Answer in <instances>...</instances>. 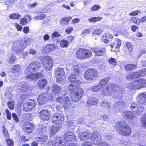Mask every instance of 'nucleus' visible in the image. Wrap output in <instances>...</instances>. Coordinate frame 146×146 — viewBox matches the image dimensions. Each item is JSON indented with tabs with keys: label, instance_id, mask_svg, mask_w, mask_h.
Wrapping results in <instances>:
<instances>
[{
	"label": "nucleus",
	"instance_id": "obj_1",
	"mask_svg": "<svg viewBox=\"0 0 146 146\" xmlns=\"http://www.w3.org/2000/svg\"><path fill=\"white\" fill-rule=\"evenodd\" d=\"M110 79V77H106L101 81L98 84L102 88V93L104 96H109L113 94L116 97L121 98L123 93V88L114 84L105 86Z\"/></svg>",
	"mask_w": 146,
	"mask_h": 146
},
{
	"label": "nucleus",
	"instance_id": "obj_2",
	"mask_svg": "<svg viewBox=\"0 0 146 146\" xmlns=\"http://www.w3.org/2000/svg\"><path fill=\"white\" fill-rule=\"evenodd\" d=\"M75 75L71 74L69 76L68 80L72 83L68 86L69 91L72 92L70 93L72 100L74 102H77L83 96L84 90L81 88H78V86L81 84L80 81L76 80Z\"/></svg>",
	"mask_w": 146,
	"mask_h": 146
},
{
	"label": "nucleus",
	"instance_id": "obj_3",
	"mask_svg": "<svg viewBox=\"0 0 146 146\" xmlns=\"http://www.w3.org/2000/svg\"><path fill=\"white\" fill-rule=\"evenodd\" d=\"M137 103H132L131 106V109L135 114L140 115L144 110L143 104L146 103V95L143 93L140 94L136 97Z\"/></svg>",
	"mask_w": 146,
	"mask_h": 146
},
{
	"label": "nucleus",
	"instance_id": "obj_4",
	"mask_svg": "<svg viewBox=\"0 0 146 146\" xmlns=\"http://www.w3.org/2000/svg\"><path fill=\"white\" fill-rule=\"evenodd\" d=\"M116 129L122 135L128 136L131 133V130L129 126L124 122H117L115 126Z\"/></svg>",
	"mask_w": 146,
	"mask_h": 146
},
{
	"label": "nucleus",
	"instance_id": "obj_5",
	"mask_svg": "<svg viewBox=\"0 0 146 146\" xmlns=\"http://www.w3.org/2000/svg\"><path fill=\"white\" fill-rule=\"evenodd\" d=\"M31 42V38H25L23 43L19 41L15 42L13 44L12 51L14 53H18L21 52L26 46L29 45Z\"/></svg>",
	"mask_w": 146,
	"mask_h": 146
},
{
	"label": "nucleus",
	"instance_id": "obj_6",
	"mask_svg": "<svg viewBox=\"0 0 146 146\" xmlns=\"http://www.w3.org/2000/svg\"><path fill=\"white\" fill-rule=\"evenodd\" d=\"M56 102L60 104L62 106L59 107L58 106L56 107L57 110H60L62 107H63L66 110H68L71 106V102L69 100V98L68 96L65 97L64 98L62 96L57 97L56 99Z\"/></svg>",
	"mask_w": 146,
	"mask_h": 146
},
{
	"label": "nucleus",
	"instance_id": "obj_7",
	"mask_svg": "<svg viewBox=\"0 0 146 146\" xmlns=\"http://www.w3.org/2000/svg\"><path fill=\"white\" fill-rule=\"evenodd\" d=\"M146 86V80L143 79H135L132 83L127 86L129 89L135 90Z\"/></svg>",
	"mask_w": 146,
	"mask_h": 146
},
{
	"label": "nucleus",
	"instance_id": "obj_8",
	"mask_svg": "<svg viewBox=\"0 0 146 146\" xmlns=\"http://www.w3.org/2000/svg\"><path fill=\"white\" fill-rule=\"evenodd\" d=\"M40 68L39 62L37 61L32 62L26 68L25 73L26 74L31 73L38 71Z\"/></svg>",
	"mask_w": 146,
	"mask_h": 146
},
{
	"label": "nucleus",
	"instance_id": "obj_9",
	"mask_svg": "<svg viewBox=\"0 0 146 146\" xmlns=\"http://www.w3.org/2000/svg\"><path fill=\"white\" fill-rule=\"evenodd\" d=\"M98 74L96 70L93 68L89 69L86 72L84 77L86 80L90 82L96 79L98 76Z\"/></svg>",
	"mask_w": 146,
	"mask_h": 146
},
{
	"label": "nucleus",
	"instance_id": "obj_10",
	"mask_svg": "<svg viewBox=\"0 0 146 146\" xmlns=\"http://www.w3.org/2000/svg\"><path fill=\"white\" fill-rule=\"evenodd\" d=\"M14 89L19 92H25L29 89V85L27 83L23 82L17 83L14 87Z\"/></svg>",
	"mask_w": 146,
	"mask_h": 146
},
{
	"label": "nucleus",
	"instance_id": "obj_11",
	"mask_svg": "<svg viewBox=\"0 0 146 146\" xmlns=\"http://www.w3.org/2000/svg\"><path fill=\"white\" fill-rule=\"evenodd\" d=\"M65 73L63 68H59L56 71V81L58 84H62L65 78Z\"/></svg>",
	"mask_w": 146,
	"mask_h": 146
},
{
	"label": "nucleus",
	"instance_id": "obj_12",
	"mask_svg": "<svg viewBox=\"0 0 146 146\" xmlns=\"http://www.w3.org/2000/svg\"><path fill=\"white\" fill-rule=\"evenodd\" d=\"M41 61L44 67L46 70H49L52 68V61L50 56H46L42 57Z\"/></svg>",
	"mask_w": 146,
	"mask_h": 146
},
{
	"label": "nucleus",
	"instance_id": "obj_13",
	"mask_svg": "<svg viewBox=\"0 0 146 146\" xmlns=\"http://www.w3.org/2000/svg\"><path fill=\"white\" fill-rule=\"evenodd\" d=\"M36 104L33 100H27L23 105L24 110L28 111L32 110L36 106Z\"/></svg>",
	"mask_w": 146,
	"mask_h": 146
},
{
	"label": "nucleus",
	"instance_id": "obj_14",
	"mask_svg": "<svg viewBox=\"0 0 146 146\" xmlns=\"http://www.w3.org/2000/svg\"><path fill=\"white\" fill-rule=\"evenodd\" d=\"M50 95V96H48L47 93L41 94L37 99L38 103L39 104H43L48 100L52 99V97L51 94Z\"/></svg>",
	"mask_w": 146,
	"mask_h": 146
},
{
	"label": "nucleus",
	"instance_id": "obj_15",
	"mask_svg": "<svg viewBox=\"0 0 146 146\" xmlns=\"http://www.w3.org/2000/svg\"><path fill=\"white\" fill-rule=\"evenodd\" d=\"M64 115L62 113H56L52 118V121L54 124L60 123L61 122L64 121Z\"/></svg>",
	"mask_w": 146,
	"mask_h": 146
},
{
	"label": "nucleus",
	"instance_id": "obj_16",
	"mask_svg": "<svg viewBox=\"0 0 146 146\" xmlns=\"http://www.w3.org/2000/svg\"><path fill=\"white\" fill-rule=\"evenodd\" d=\"M90 138L94 144L100 145L101 141V136L98 132H94Z\"/></svg>",
	"mask_w": 146,
	"mask_h": 146
},
{
	"label": "nucleus",
	"instance_id": "obj_17",
	"mask_svg": "<svg viewBox=\"0 0 146 146\" xmlns=\"http://www.w3.org/2000/svg\"><path fill=\"white\" fill-rule=\"evenodd\" d=\"M26 79L27 80H36L43 76L42 74L39 73H28V74H26Z\"/></svg>",
	"mask_w": 146,
	"mask_h": 146
},
{
	"label": "nucleus",
	"instance_id": "obj_18",
	"mask_svg": "<svg viewBox=\"0 0 146 146\" xmlns=\"http://www.w3.org/2000/svg\"><path fill=\"white\" fill-rule=\"evenodd\" d=\"M125 105V102L123 101H119L118 102H116L113 104L112 108L114 111L117 112L120 111V109L123 107Z\"/></svg>",
	"mask_w": 146,
	"mask_h": 146
},
{
	"label": "nucleus",
	"instance_id": "obj_19",
	"mask_svg": "<svg viewBox=\"0 0 146 146\" xmlns=\"http://www.w3.org/2000/svg\"><path fill=\"white\" fill-rule=\"evenodd\" d=\"M39 115L41 119L44 121L49 120L50 117V112L48 110L43 109L39 112Z\"/></svg>",
	"mask_w": 146,
	"mask_h": 146
},
{
	"label": "nucleus",
	"instance_id": "obj_20",
	"mask_svg": "<svg viewBox=\"0 0 146 146\" xmlns=\"http://www.w3.org/2000/svg\"><path fill=\"white\" fill-rule=\"evenodd\" d=\"M121 40L119 38H117L114 42L111 44L110 46L112 48H114V51L119 50V48L121 44Z\"/></svg>",
	"mask_w": 146,
	"mask_h": 146
},
{
	"label": "nucleus",
	"instance_id": "obj_21",
	"mask_svg": "<svg viewBox=\"0 0 146 146\" xmlns=\"http://www.w3.org/2000/svg\"><path fill=\"white\" fill-rule=\"evenodd\" d=\"M78 135L79 139L82 141L89 139L91 137V134L88 132H82L79 133Z\"/></svg>",
	"mask_w": 146,
	"mask_h": 146
},
{
	"label": "nucleus",
	"instance_id": "obj_22",
	"mask_svg": "<svg viewBox=\"0 0 146 146\" xmlns=\"http://www.w3.org/2000/svg\"><path fill=\"white\" fill-rule=\"evenodd\" d=\"M64 137L67 141H73L75 139V136L73 132H68L64 134Z\"/></svg>",
	"mask_w": 146,
	"mask_h": 146
},
{
	"label": "nucleus",
	"instance_id": "obj_23",
	"mask_svg": "<svg viewBox=\"0 0 146 146\" xmlns=\"http://www.w3.org/2000/svg\"><path fill=\"white\" fill-rule=\"evenodd\" d=\"M113 38L112 35L109 33L106 32L104 34L102 37V41L104 43H108L109 41L111 39Z\"/></svg>",
	"mask_w": 146,
	"mask_h": 146
},
{
	"label": "nucleus",
	"instance_id": "obj_24",
	"mask_svg": "<svg viewBox=\"0 0 146 146\" xmlns=\"http://www.w3.org/2000/svg\"><path fill=\"white\" fill-rule=\"evenodd\" d=\"M51 90L54 94H60L62 90L61 87L57 84H53L51 87Z\"/></svg>",
	"mask_w": 146,
	"mask_h": 146
},
{
	"label": "nucleus",
	"instance_id": "obj_25",
	"mask_svg": "<svg viewBox=\"0 0 146 146\" xmlns=\"http://www.w3.org/2000/svg\"><path fill=\"white\" fill-rule=\"evenodd\" d=\"M48 139V136L45 135H42L40 137L36 138V141L39 142L40 144H44L45 143Z\"/></svg>",
	"mask_w": 146,
	"mask_h": 146
},
{
	"label": "nucleus",
	"instance_id": "obj_26",
	"mask_svg": "<svg viewBox=\"0 0 146 146\" xmlns=\"http://www.w3.org/2000/svg\"><path fill=\"white\" fill-rule=\"evenodd\" d=\"M98 100L95 98H90L87 101V104L88 107H90L92 105H95L97 104Z\"/></svg>",
	"mask_w": 146,
	"mask_h": 146
},
{
	"label": "nucleus",
	"instance_id": "obj_27",
	"mask_svg": "<svg viewBox=\"0 0 146 146\" xmlns=\"http://www.w3.org/2000/svg\"><path fill=\"white\" fill-rule=\"evenodd\" d=\"M122 115L126 119H133L134 117V114L130 111H125L123 112Z\"/></svg>",
	"mask_w": 146,
	"mask_h": 146
},
{
	"label": "nucleus",
	"instance_id": "obj_28",
	"mask_svg": "<svg viewBox=\"0 0 146 146\" xmlns=\"http://www.w3.org/2000/svg\"><path fill=\"white\" fill-rule=\"evenodd\" d=\"M93 52L97 56L103 55L105 54L106 51L105 49L104 48L102 49H93Z\"/></svg>",
	"mask_w": 146,
	"mask_h": 146
},
{
	"label": "nucleus",
	"instance_id": "obj_29",
	"mask_svg": "<svg viewBox=\"0 0 146 146\" xmlns=\"http://www.w3.org/2000/svg\"><path fill=\"white\" fill-rule=\"evenodd\" d=\"M47 83L46 79H42L40 80L37 83V86L40 88H44Z\"/></svg>",
	"mask_w": 146,
	"mask_h": 146
},
{
	"label": "nucleus",
	"instance_id": "obj_30",
	"mask_svg": "<svg viewBox=\"0 0 146 146\" xmlns=\"http://www.w3.org/2000/svg\"><path fill=\"white\" fill-rule=\"evenodd\" d=\"M83 59H87L90 57L92 56V52L90 50L88 49H83Z\"/></svg>",
	"mask_w": 146,
	"mask_h": 146
},
{
	"label": "nucleus",
	"instance_id": "obj_31",
	"mask_svg": "<svg viewBox=\"0 0 146 146\" xmlns=\"http://www.w3.org/2000/svg\"><path fill=\"white\" fill-rule=\"evenodd\" d=\"M72 17H66L63 18L60 21V23L64 25H68L69 21L71 20Z\"/></svg>",
	"mask_w": 146,
	"mask_h": 146
},
{
	"label": "nucleus",
	"instance_id": "obj_32",
	"mask_svg": "<svg viewBox=\"0 0 146 146\" xmlns=\"http://www.w3.org/2000/svg\"><path fill=\"white\" fill-rule=\"evenodd\" d=\"M138 77L137 72H132L127 74L126 76L127 79L129 80H131L136 78Z\"/></svg>",
	"mask_w": 146,
	"mask_h": 146
},
{
	"label": "nucleus",
	"instance_id": "obj_33",
	"mask_svg": "<svg viewBox=\"0 0 146 146\" xmlns=\"http://www.w3.org/2000/svg\"><path fill=\"white\" fill-rule=\"evenodd\" d=\"M83 49L80 48L78 49L76 52V56L78 59H83Z\"/></svg>",
	"mask_w": 146,
	"mask_h": 146
},
{
	"label": "nucleus",
	"instance_id": "obj_34",
	"mask_svg": "<svg viewBox=\"0 0 146 146\" xmlns=\"http://www.w3.org/2000/svg\"><path fill=\"white\" fill-rule=\"evenodd\" d=\"M55 146H65V143L63 142L60 137H57L54 143Z\"/></svg>",
	"mask_w": 146,
	"mask_h": 146
},
{
	"label": "nucleus",
	"instance_id": "obj_35",
	"mask_svg": "<svg viewBox=\"0 0 146 146\" xmlns=\"http://www.w3.org/2000/svg\"><path fill=\"white\" fill-rule=\"evenodd\" d=\"M21 66L19 64L14 65L12 68L11 72L13 73L18 72L21 70Z\"/></svg>",
	"mask_w": 146,
	"mask_h": 146
},
{
	"label": "nucleus",
	"instance_id": "obj_36",
	"mask_svg": "<svg viewBox=\"0 0 146 146\" xmlns=\"http://www.w3.org/2000/svg\"><path fill=\"white\" fill-rule=\"evenodd\" d=\"M59 129V127L57 126H52L51 127L50 129V134L52 135H54Z\"/></svg>",
	"mask_w": 146,
	"mask_h": 146
},
{
	"label": "nucleus",
	"instance_id": "obj_37",
	"mask_svg": "<svg viewBox=\"0 0 146 146\" xmlns=\"http://www.w3.org/2000/svg\"><path fill=\"white\" fill-rule=\"evenodd\" d=\"M54 49V46L52 44L47 45L45 48L44 50L46 53H48L50 51L53 50Z\"/></svg>",
	"mask_w": 146,
	"mask_h": 146
},
{
	"label": "nucleus",
	"instance_id": "obj_38",
	"mask_svg": "<svg viewBox=\"0 0 146 146\" xmlns=\"http://www.w3.org/2000/svg\"><path fill=\"white\" fill-rule=\"evenodd\" d=\"M136 68V66L134 64H127L125 66V69L126 71L133 70Z\"/></svg>",
	"mask_w": 146,
	"mask_h": 146
},
{
	"label": "nucleus",
	"instance_id": "obj_39",
	"mask_svg": "<svg viewBox=\"0 0 146 146\" xmlns=\"http://www.w3.org/2000/svg\"><path fill=\"white\" fill-rule=\"evenodd\" d=\"M138 77L146 76V68L137 71Z\"/></svg>",
	"mask_w": 146,
	"mask_h": 146
},
{
	"label": "nucleus",
	"instance_id": "obj_40",
	"mask_svg": "<svg viewBox=\"0 0 146 146\" xmlns=\"http://www.w3.org/2000/svg\"><path fill=\"white\" fill-rule=\"evenodd\" d=\"M20 17V15L17 13L11 14L9 15V18L12 19H18Z\"/></svg>",
	"mask_w": 146,
	"mask_h": 146
},
{
	"label": "nucleus",
	"instance_id": "obj_41",
	"mask_svg": "<svg viewBox=\"0 0 146 146\" xmlns=\"http://www.w3.org/2000/svg\"><path fill=\"white\" fill-rule=\"evenodd\" d=\"M102 17L100 16L97 17H94L88 19V21L90 22H95L101 20Z\"/></svg>",
	"mask_w": 146,
	"mask_h": 146
},
{
	"label": "nucleus",
	"instance_id": "obj_42",
	"mask_svg": "<svg viewBox=\"0 0 146 146\" xmlns=\"http://www.w3.org/2000/svg\"><path fill=\"white\" fill-rule=\"evenodd\" d=\"M100 105L103 107L106 108L108 110V108H111V105L110 103H108L106 102L102 101L100 103Z\"/></svg>",
	"mask_w": 146,
	"mask_h": 146
},
{
	"label": "nucleus",
	"instance_id": "obj_43",
	"mask_svg": "<svg viewBox=\"0 0 146 146\" xmlns=\"http://www.w3.org/2000/svg\"><path fill=\"white\" fill-rule=\"evenodd\" d=\"M69 44V42L65 40H62L60 43V45L62 47H67Z\"/></svg>",
	"mask_w": 146,
	"mask_h": 146
},
{
	"label": "nucleus",
	"instance_id": "obj_44",
	"mask_svg": "<svg viewBox=\"0 0 146 146\" xmlns=\"http://www.w3.org/2000/svg\"><path fill=\"white\" fill-rule=\"evenodd\" d=\"M45 18V15L43 13H40L37 15V16L34 18L35 20H42Z\"/></svg>",
	"mask_w": 146,
	"mask_h": 146
},
{
	"label": "nucleus",
	"instance_id": "obj_45",
	"mask_svg": "<svg viewBox=\"0 0 146 146\" xmlns=\"http://www.w3.org/2000/svg\"><path fill=\"white\" fill-rule=\"evenodd\" d=\"M34 128V127L31 126V127H23V130L25 131H26L29 133H31L32 131V130Z\"/></svg>",
	"mask_w": 146,
	"mask_h": 146
},
{
	"label": "nucleus",
	"instance_id": "obj_46",
	"mask_svg": "<svg viewBox=\"0 0 146 146\" xmlns=\"http://www.w3.org/2000/svg\"><path fill=\"white\" fill-rule=\"evenodd\" d=\"M141 120L143 126L146 128V114L143 115Z\"/></svg>",
	"mask_w": 146,
	"mask_h": 146
},
{
	"label": "nucleus",
	"instance_id": "obj_47",
	"mask_svg": "<svg viewBox=\"0 0 146 146\" xmlns=\"http://www.w3.org/2000/svg\"><path fill=\"white\" fill-rule=\"evenodd\" d=\"M8 106L10 110H13L14 108V102L13 100L9 101L7 103Z\"/></svg>",
	"mask_w": 146,
	"mask_h": 146
},
{
	"label": "nucleus",
	"instance_id": "obj_48",
	"mask_svg": "<svg viewBox=\"0 0 146 146\" xmlns=\"http://www.w3.org/2000/svg\"><path fill=\"white\" fill-rule=\"evenodd\" d=\"M2 128L3 132L5 137H9V134L8 133V131L7 130V128H5V126H3Z\"/></svg>",
	"mask_w": 146,
	"mask_h": 146
},
{
	"label": "nucleus",
	"instance_id": "obj_49",
	"mask_svg": "<svg viewBox=\"0 0 146 146\" xmlns=\"http://www.w3.org/2000/svg\"><path fill=\"white\" fill-rule=\"evenodd\" d=\"M103 32V30L102 29H98L95 30L93 32L92 34L94 36L96 35H98L100 34Z\"/></svg>",
	"mask_w": 146,
	"mask_h": 146
},
{
	"label": "nucleus",
	"instance_id": "obj_50",
	"mask_svg": "<svg viewBox=\"0 0 146 146\" xmlns=\"http://www.w3.org/2000/svg\"><path fill=\"white\" fill-rule=\"evenodd\" d=\"M6 142L8 146H13V141L10 139H6Z\"/></svg>",
	"mask_w": 146,
	"mask_h": 146
},
{
	"label": "nucleus",
	"instance_id": "obj_51",
	"mask_svg": "<svg viewBox=\"0 0 146 146\" xmlns=\"http://www.w3.org/2000/svg\"><path fill=\"white\" fill-rule=\"evenodd\" d=\"M78 121L77 120L72 121L71 120L70 121L68 122V124L69 127H71L72 126H76L77 125L76 122Z\"/></svg>",
	"mask_w": 146,
	"mask_h": 146
},
{
	"label": "nucleus",
	"instance_id": "obj_52",
	"mask_svg": "<svg viewBox=\"0 0 146 146\" xmlns=\"http://www.w3.org/2000/svg\"><path fill=\"white\" fill-rule=\"evenodd\" d=\"M108 62L110 64L114 66L116 65V61L115 59L114 58H111L109 60Z\"/></svg>",
	"mask_w": 146,
	"mask_h": 146
},
{
	"label": "nucleus",
	"instance_id": "obj_53",
	"mask_svg": "<svg viewBox=\"0 0 146 146\" xmlns=\"http://www.w3.org/2000/svg\"><path fill=\"white\" fill-rule=\"evenodd\" d=\"M80 73V70L77 66L75 67L74 68V73L76 75H78Z\"/></svg>",
	"mask_w": 146,
	"mask_h": 146
},
{
	"label": "nucleus",
	"instance_id": "obj_54",
	"mask_svg": "<svg viewBox=\"0 0 146 146\" xmlns=\"http://www.w3.org/2000/svg\"><path fill=\"white\" fill-rule=\"evenodd\" d=\"M5 113L7 119L8 120H11V114L8 109L6 110Z\"/></svg>",
	"mask_w": 146,
	"mask_h": 146
},
{
	"label": "nucleus",
	"instance_id": "obj_55",
	"mask_svg": "<svg viewBox=\"0 0 146 146\" xmlns=\"http://www.w3.org/2000/svg\"><path fill=\"white\" fill-rule=\"evenodd\" d=\"M101 88L98 84L97 86H93L92 89V90L94 92H97L99 91V89Z\"/></svg>",
	"mask_w": 146,
	"mask_h": 146
},
{
	"label": "nucleus",
	"instance_id": "obj_56",
	"mask_svg": "<svg viewBox=\"0 0 146 146\" xmlns=\"http://www.w3.org/2000/svg\"><path fill=\"white\" fill-rule=\"evenodd\" d=\"M60 36V35L58 32H55L52 34L51 37L52 38H53L55 37H59Z\"/></svg>",
	"mask_w": 146,
	"mask_h": 146
},
{
	"label": "nucleus",
	"instance_id": "obj_57",
	"mask_svg": "<svg viewBox=\"0 0 146 146\" xmlns=\"http://www.w3.org/2000/svg\"><path fill=\"white\" fill-rule=\"evenodd\" d=\"M126 45L129 51L130 52H132L133 48L130 43L129 42H126Z\"/></svg>",
	"mask_w": 146,
	"mask_h": 146
},
{
	"label": "nucleus",
	"instance_id": "obj_58",
	"mask_svg": "<svg viewBox=\"0 0 146 146\" xmlns=\"http://www.w3.org/2000/svg\"><path fill=\"white\" fill-rule=\"evenodd\" d=\"M27 23V19L23 18L21 19L20 20V24L22 25H24Z\"/></svg>",
	"mask_w": 146,
	"mask_h": 146
},
{
	"label": "nucleus",
	"instance_id": "obj_59",
	"mask_svg": "<svg viewBox=\"0 0 146 146\" xmlns=\"http://www.w3.org/2000/svg\"><path fill=\"white\" fill-rule=\"evenodd\" d=\"M100 8L98 5H95L92 6L90 9L91 11H95L98 10Z\"/></svg>",
	"mask_w": 146,
	"mask_h": 146
},
{
	"label": "nucleus",
	"instance_id": "obj_60",
	"mask_svg": "<svg viewBox=\"0 0 146 146\" xmlns=\"http://www.w3.org/2000/svg\"><path fill=\"white\" fill-rule=\"evenodd\" d=\"M16 60L15 56L14 55L12 56L8 60V62L10 63H12Z\"/></svg>",
	"mask_w": 146,
	"mask_h": 146
},
{
	"label": "nucleus",
	"instance_id": "obj_61",
	"mask_svg": "<svg viewBox=\"0 0 146 146\" xmlns=\"http://www.w3.org/2000/svg\"><path fill=\"white\" fill-rule=\"evenodd\" d=\"M37 5V3L36 2H35L33 3H29L28 4L27 6L28 8H33L36 7Z\"/></svg>",
	"mask_w": 146,
	"mask_h": 146
},
{
	"label": "nucleus",
	"instance_id": "obj_62",
	"mask_svg": "<svg viewBox=\"0 0 146 146\" xmlns=\"http://www.w3.org/2000/svg\"><path fill=\"white\" fill-rule=\"evenodd\" d=\"M12 115L13 118L15 122L16 123L18 122L19 119L17 115L15 113H13Z\"/></svg>",
	"mask_w": 146,
	"mask_h": 146
},
{
	"label": "nucleus",
	"instance_id": "obj_63",
	"mask_svg": "<svg viewBox=\"0 0 146 146\" xmlns=\"http://www.w3.org/2000/svg\"><path fill=\"white\" fill-rule=\"evenodd\" d=\"M132 21L137 24L139 25L140 24V20L137 19L136 17H133L132 18Z\"/></svg>",
	"mask_w": 146,
	"mask_h": 146
},
{
	"label": "nucleus",
	"instance_id": "obj_64",
	"mask_svg": "<svg viewBox=\"0 0 146 146\" xmlns=\"http://www.w3.org/2000/svg\"><path fill=\"white\" fill-rule=\"evenodd\" d=\"M29 31V27L26 26L24 27L23 29V32L25 34L28 33Z\"/></svg>",
	"mask_w": 146,
	"mask_h": 146
}]
</instances>
